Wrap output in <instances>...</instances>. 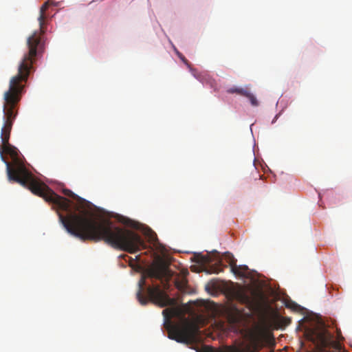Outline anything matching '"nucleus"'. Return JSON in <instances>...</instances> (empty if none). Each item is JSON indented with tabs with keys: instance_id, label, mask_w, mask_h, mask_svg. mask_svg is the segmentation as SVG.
Returning a JSON list of instances; mask_svg holds the SVG:
<instances>
[{
	"instance_id": "obj_1",
	"label": "nucleus",
	"mask_w": 352,
	"mask_h": 352,
	"mask_svg": "<svg viewBox=\"0 0 352 352\" xmlns=\"http://www.w3.org/2000/svg\"><path fill=\"white\" fill-rule=\"evenodd\" d=\"M23 67V65L20 67L19 75L11 78L9 89L3 94V125L1 131L2 145L0 146V157L6 164L8 180L21 184L58 209L67 212L66 216L58 213L59 220L68 233L80 240L104 241L114 248L129 253H135L144 248V242L135 232L116 226L109 219L97 220L89 217L86 212L77 214L72 211L71 201L56 194L47 186L36 179L25 167L17 148L9 144L13 122L18 113V104L28 81L27 74H22Z\"/></svg>"
},
{
	"instance_id": "obj_2",
	"label": "nucleus",
	"mask_w": 352,
	"mask_h": 352,
	"mask_svg": "<svg viewBox=\"0 0 352 352\" xmlns=\"http://www.w3.org/2000/svg\"><path fill=\"white\" fill-rule=\"evenodd\" d=\"M48 2H45L40 8V14L38 18L40 31H35L27 39V45L28 52H26L22 60L20 62L18 67V73L16 75H19L20 67L23 65L24 69L22 72L23 75H25L27 73V79H28L31 69H33V63L35 61L36 57L43 52L44 48V43L42 41V34H44L45 30V12L48 8Z\"/></svg>"
},
{
	"instance_id": "obj_3",
	"label": "nucleus",
	"mask_w": 352,
	"mask_h": 352,
	"mask_svg": "<svg viewBox=\"0 0 352 352\" xmlns=\"http://www.w3.org/2000/svg\"><path fill=\"white\" fill-rule=\"evenodd\" d=\"M329 324L321 323L318 326L306 331L307 338L311 341L320 352H346L340 342L344 338L340 329L336 326V337L328 330Z\"/></svg>"
},
{
	"instance_id": "obj_4",
	"label": "nucleus",
	"mask_w": 352,
	"mask_h": 352,
	"mask_svg": "<svg viewBox=\"0 0 352 352\" xmlns=\"http://www.w3.org/2000/svg\"><path fill=\"white\" fill-rule=\"evenodd\" d=\"M164 318V327L168 331V338L177 342L190 344L196 338L198 327L184 320L179 324H173L170 318L174 316L175 311L165 309L162 311Z\"/></svg>"
},
{
	"instance_id": "obj_5",
	"label": "nucleus",
	"mask_w": 352,
	"mask_h": 352,
	"mask_svg": "<svg viewBox=\"0 0 352 352\" xmlns=\"http://www.w3.org/2000/svg\"><path fill=\"white\" fill-rule=\"evenodd\" d=\"M224 258L230 267L231 272L236 276L246 278L248 277V267L246 265H237L236 260L230 252H226L221 256L219 252H215L212 255L204 256L201 259L207 265V272L209 274H219L227 267V265L223 263Z\"/></svg>"
},
{
	"instance_id": "obj_6",
	"label": "nucleus",
	"mask_w": 352,
	"mask_h": 352,
	"mask_svg": "<svg viewBox=\"0 0 352 352\" xmlns=\"http://www.w3.org/2000/svg\"><path fill=\"white\" fill-rule=\"evenodd\" d=\"M145 278L142 277L138 283V291L137 292V298L142 305L147 304L150 300L161 307H164L173 304L174 300L161 289L160 285L148 286L146 287V296L143 294L144 289Z\"/></svg>"
},
{
	"instance_id": "obj_7",
	"label": "nucleus",
	"mask_w": 352,
	"mask_h": 352,
	"mask_svg": "<svg viewBox=\"0 0 352 352\" xmlns=\"http://www.w3.org/2000/svg\"><path fill=\"white\" fill-rule=\"evenodd\" d=\"M147 276L160 280L164 288L168 287V282L172 278L173 272L164 261H159L152 265L147 271Z\"/></svg>"
},
{
	"instance_id": "obj_8",
	"label": "nucleus",
	"mask_w": 352,
	"mask_h": 352,
	"mask_svg": "<svg viewBox=\"0 0 352 352\" xmlns=\"http://www.w3.org/2000/svg\"><path fill=\"white\" fill-rule=\"evenodd\" d=\"M233 298L242 304L248 306H251L253 304V300L250 296L248 294L245 288L238 287L232 291Z\"/></svg>"
},
{
	"instance_id": "obj_9",
	"label": "nucleus",
	"mask_w": 352,
	"mask_h": 352,
	"mask_svg": "<svg viewBox=\"0 0 352 352\" xmlns=\"http://www.w3.org/2000/svg\"><path fill=\"white\" fill-rule=\"evenodd\" d=\"M248 89V87L242 88V87H230L229 89H228L226 91L228 94H236L237 95L244 96L245 95L247 94Z\"/></svg>"
},
{
	"instance_id": "obj_10",
	"label": "nucleus",
	"mask_w": 352,
	"mask_h": 352,
	"mask_svg": "<svg viewBox=\"0 0 352 352\" xmlns=\"http://www.w3.org/2000/svg\"><path fill=\"white\" fill-rule=\"evenodd\" d=\"M187 283L188 281L185 277H179L175 281L176 287L181 291L185 290Z\"/></svg>"
},
{
	"instance_id": "obj_11",
	"label": "nucleus",
	"mask_w": 352,
	"mask_h": 352,
	"mask_svg": "<svg viewBox=\"0 0 352 352\" xmlns=\"http://www.w3.org/2000/svg\"><path fill=\"white\" fill-rule=\"evenodd\" d=\"M63 193L65 195L76 200L78 202H79V204H82L85 201L84 199H82V198H80V197H78V195L74 194L72 190H70L69 189H64Z\"/></svg>"
},
{
	"instance_id": "obj_12",
	"label": "nucleus",
	"mask_w": 352,
	"mask_h": 352,
	"mask_svg": "<svg viewBox=\"0 0 352 352\" xmlns=\"http://www.w3.org/2000/svg\"><path fill=\"white\" fill-rule=\"evenodd\" d=\"M244 96L248 98L250 100V102H251L252 106H255L256 107V106L258 105V102L256 97L252 94H251L250 92L249 89L247 91V94L245 95Z\"/></svg>"
},
{
	"instance_id": "obj_13",
	"label": "nucleus",
	"mask_w": 352,
	"mask_h": 352,
	"mask_svg": "<svg viewBox=\"0 0 352 352\" xmlns=\"http://www.w3.org/2000/svg\"><path fill=\"white\" fill-rule=\"evenodd\" d=\"M190 69V72H191L192 75L199 80H202L203 75L200 72L197 71V69L192 68L190 65V67H188Z\"/></svg>"
},
{
	"instance_id": "obj_14",
	"label": "nucleus",
	"mask_w": 352,
	"mask_h": 352,
	"mask_svg": "<svg viewBox=\"0 0 352 352\" xmlns=\"http://www.w3.org/2000/svg\"><path fill=\"white\" fill-rule=\"evenodd\" d=\"M175 52L176 54L178 56V57L181 59V60L188 67H190V63L188 62V60L185 58V56L179 52L175 47Z\"/></svg>"
},
{
	"instance_id": "obj_15",
	"label": "nucleus",
	"mask_w": 352,
	"mask_h": 352,
	"mask_svg": "<svg viewBox=\"0 0 352 352\" xmlns=\"http://www.w3.org/2000/svg\"><path fill=\"white\" fill-rule=\"evenodd\" d=\"M147 236L151 241H155V239H157V236L155 233H148L147 234Z\"/></svg>"
}]
</instances>
